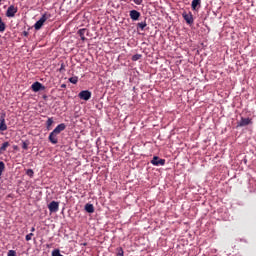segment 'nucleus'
Segmentation results:
<instances>
[{
	"instance_id": "obj_1",
	"label": "nucleus",
	"mask_w": 256,
	"mask_h": 256,
	"mask_svg": "<svg viewBox=\"0 0 256 256\" xmlns=\"http://www.w3.org/2000/svg\"><path fill=\"white\" fill-rule=\"evenodd\" d=\"M45 21H47V14L42 15V17L34 24L35 30L39 31L45 24Z\"/></svg>"
},
{
	"instance_id": "obj_2",
	"label": "nucleus",
	"mask_w": 256,
	"mask_h": 256,
	"mask_svg": "<svg viewBox=\"0 0 256 256\" xmlns=\"http://www.w3.org/2000/svg\"><path fill=\"white\" fill-rule=\"evenodd\" d=\"M247 125H253V119L242 117L238 122L237 127H247Z\"/></svg>"
},
{
	"instance_id": "obj_3",
	"label": "nucleus",
	"mask_w": 256,
	"mask_h": 256,
	"mask_svg": "<svg viewBox=\"0 0 256 256\" xmlns=\"http://www.w3.org/2000/svg\"><path fill=\"white\" fill-rule=\"evenodd\" d=\"M79 99H82L83 101H89L91 99V91L89 90H82L78 94Z\"/></svg>"
},
{
	"instance_id": "obj_4",
	"label": "nucleus",
	"mask_w": 256,
	"mask_h": 256,
	"mask_svg": "<svg viewBox=\"0 0 256 256\" xmlns=\"http://www.w3.org/2000/svg\"><path fill=\"white\" fill-rule=\"evenodd\" d=\"M17 11H19V9L15 7V5H10L6 11V17H15Z\"/></svg>"
},
{
	"instance_id": "obj_5",
	"label": "nucleus",
	"mask_w": 256,
	"mask_h": 256,
	"mask_svg": "<svg viewBox=\"0 0 256 256\" xmlns=\"http://www.w3.org/2000/svg\"><path fill=\"white\" fill-rule=\"evenodd\" d=\"M31 89L32 91H34V93H38V91H45V86L40 82H34L31 85Z\"/></svg>"
},
{
	"instance_id": "obj_6",
	"label": "nucleus",
	"mask_w": 256,
	"mask_h": 256,
	"mask_svg": "<svg viewBox=\"0 0 256 256\" xmlns=\"http://www.w3.org/2000/svg\"><path fill=\"white\" fill-rule=\"evenodd\" d=\"M182 16H183L184 21H186V23L188 25H193V22H194V20H193V13H191V12H188V13L184 12L182 14Z\"/></svg>"
},
{
	"instance_id": "obj_7",
	"label": "nucleus",
	"mask_w": 256,
	"mask_h": 256,
	"mask_svg": "<svg viewBox=\"0 0 256 256\" xmlns=\"http://www.w3.org/2000/svg\"><path fill=\"white\" fill-rule=\"evenodd\" d=\"M151 164L154 165L155 167L163 166L165 165V159H161L158 156H154L153 159L151 160Z\"/></svg>"
},
{
	"instance_id": "obj_8",
	"label": "nucleus",
	"mask_w": 256,
	"mask_h": 256,
	"mask_svg": "<svg viewBox=\"0 0 256 256\" xmlns=\"http://www.w3.org/2000/svg\"><path fill=\"white\" fill-rule=\"evenodd\" d=\"M48 209L50 213H57V211H59V202L52 201L48 204Z\"/></svg>"
},
{
	"instance_id": "obj_9",
	"label": "nucleus",
	"mask_w": 256,
	"mask_h": 256,
	"mask_svg": "<svg viewBox=\"0 0 256 256\" xmlns=\"http://www.w3.org/2000/svg\"><path fill=\"white\" fill-rule=\"evenodd\" d=\"M59 134L54 133L53 131L49 134L48 141L52 143V145H57L59 143Z\"/></svg>"
},
{
	"instance_id": "obj_10",
	"label": "nucleus",
	"mask_w": 256,
	"mask_h": 256,
	"mask_svg": "<svg viewBox=\"0 0 256 256\" xmlns=\"http://www.w3.org/2000/svg\"><path fill=\"white\" fill-rule=\"evenodd\" d=\"M139 17H141V12L137 10L130 11V19H132V21H139Z\"/></svg>"
},
{
	"instance_id": "obj_11",
	"label": "nucleus",
	"mask_w": 256,
	"mask_h": 256,
	"mask_svg": "<svg viewBox=\"0 0 256 256\" xmlns=\"http://www.w3.org/2000/svg\"><path fill=\"white\" fill-rule=\"evenodd\" d=\"M65 129H67V125H65V123H61L52 132L56 135H60L62 131H65Z\"/></svg>"
},
{
	"instance_id": "obj_12",
	"label": "nucleus",
	"mask_w": 256,
	"mask_h": 256,
	"mask_svg": "<svg viewBox=\"0 0 256 256\" xmlns=\"http://www.w3.org/2000/svg\"><path fill=\"white\" fill-rule=\"evenodd\" d=\"M86 33H89V30H87V28H82L78 30V35L81 38V41H87V38L85 37Z\"/></svg>"
},
{
	"instance_id": "obj_13",
	"label": "nucleus",
	"mask_w": 256,
	"mask_h": 256,
	"mask_svg": "<svg viewBox=\"0 0 256 256\" xmlns=\"http://www.w3.org/2000/svg\"><path fill=\"white\" fill-rule=\"evenodd\" d=\"M191 7L193 11H197V7H201V0H193Z\"/></svg>"
},
{
	"instance_id": "obj_14",
	"label": "nucleus",
	"mask_w": 256,
	"mask_h": 256,
	"mask_svg": "<svg viewBox=\"0 0 256 256\" xmlns=\"http://www.w3.org/2000/svg\"><path fill=\"white\" fill-rule=\"evenodd\" d=\"M0 131H7V124L5 123V118H0Z\"/></svg>"
},
{
	"instance_id": "obj_15",
	"label": "nucleus",
	"mask_w": 256,
	"mask_h": 256,
	"mask_svg": "<svg viewBox=\"0 0 256 256\" xmlns=\"http://www.w3.org/2000/svg\"><path fill=\"white\" fill-rule=\"evenodd\" d=\"M85 211L87 213H95V206H93V204H86Z\"/></svg>"
},
{
	"instance_id": "obj_16",
	"label": "nucleus",
	"mask_w": 256,
	"mask_h": 256,
	"mask_svg": "<svg viewBox=\"0 0 256 256\" xmlns=\"http://www.w3.org/2000/svg\"><path fill=\"white\" fill-rule=\"evenodd\" d=\"M136 27H137V29H140L141 31H145V27H147V22L143 21V22L137 23Z\"/></svg>"
},
{
	"instance_id": "obj_17",
	"label": "nucleus",
	"mask_w": 256,
	"mask_h": 256,
	"mask_svg": "<svg viewBox=\"0 0 256 256\" xmlns=\"http://www.w3.org/2000/svg\"><path fill=\"white\" fill-rule=\"evenodd\" d=\"M69 82L72 83L73 85H77V83L79 82V77L77 76L70 77Z\"/></svg>"
},
{
	"instance_id": "obj_18",
	"label": "nucleus",
	"mask_w": 256,
	"mask_h": 256,
	"mask_svg": "<svg viewBox=\"0 0 256 256\" xmlns=\"http://www.w3.org/2000/svg\"><path fill=\"white\" fill-rule=\"evenodd\" d=\"M53 125V118H48L46 121V129L51 130V126Z\"/></svg>"
},
{
	"instance_id": "obj_19",
	"label": "nucleus",
	"mask_w": 256,
	"mask_h": 256,
	"mask_svg": "<svg viewBox=\"0 0 256 256\" xmlns=\"http://www.w3.org/2000/svg\"><path fill=\"white\" fill-rule=\"evenodd\" d=\"M5 29H6L5 22H3V19H1L0 17V33L5 32Z\"/></svg>"
},
{
	"instance_id": "obj_20",
	"label": "nucleus",
	"mask_w": 256,
	"mask_h": 256,
	"mask_svg": "<svg viewBox=\"0 0 256 256\" xmlns=\"http://www.w3.org/2000/svg\"><path fill=\"white\" fill-rule=\"evenodd\" d=\"M7 147H9V142H4L0 147V153H3V151H7Z\"/></svg>"
},
{
	"instance_id": "obj_21",
	"label": "nucleus",
	"mask_w": 256,
	"mask_h": 256,
	"mask_svg": "<svg viewBox=\"0 0 256 256\" xmlns=\"http://www.w3.org/2000/svg\"><path fill=\"white\" fill-rule=\"evenodd\" d=\"M3 171H5V162L0 161V177L3 175Z\"/></svg>"
},
{
	"instance_id": "obj_22",
	"label": "nucleus",
	"mask_w": 256,
	"mask_h": 256,
	"mask_svg": "<svg viewBox=\"0 0 256 256\" xmlns=\"http://www.w3.org/2000/svg\"><path fill=\"white\" fill-rule=\"evenodd\" d=\"M116 255L117 256H123L124 255L122 247H119V248L116 249Z\"/></svg>"
},
{
	"instance_id": "obj_23",
	"label": "nucleus",
	"mask_w": 256,
	"mask_h": 256,
	"mask_svg": "<svg viewBox=\"0 0 256 256\" xmlns=\"http://www.w3.org/2000/svg\"><path fill=\"white\" fill-rule=\"evenodd\" d=\"M26 175H28V177H33V175H35V172H33V169H28L26 171Z\"/></svg>"
},
{
	"instance_id": "obj_24",
	"label": "nucleus",
	"mask_w": 256,
	"mask_h": 256,
	"mask_svg": "<svg viewBox=\"0 0 256 256\" xmlns=\"http://www.w3.org/2000/svg\"><path fill=\"white\" fill-rule=\"evenodd\" d=\"M141 59V54H136L132 56V61H139Z\"/></svg>"
},
{
	"instance_id": "obj_25",
	"label": "nucleus",
	"mask_w": 256,
	"mask_h": 256,
	"mask_svg": "<svg viewBox=\"0 0 256 256\" xmlns=\"http://www.w3.org/2000/svg\"><path fill=\"white\" fill-rule=\"evenodd\" d=\"M7 256H17V252L15 250H9Z\"/></svg>"
},
{
	"instance_id": "obj_26",
	"label": "nucleus",
	"mask_w": 256,
	"mask_h": 256,
	"mask_svg": "<svg viewBox=\"0 0 256 256\" xmlns=\"http://www.w3.org/2000/svg\"><path fill=\"white\" fill-rule=\"evenodd\" d=\"M22 149H25V151H27L29 149V144H27V142H23Z\"/></svg>"
},
{
	"instance_id": "obj_27",
	"label": "nucleus",
	"mask_w": 256,
	"mask_h": 256,
	"mask_svg": "<svg viewBox=\"0 0 256 256\" xmlns=\"http://www.w3.org/2000/svg\"><path fill=\"white\" fill-rule=\"evenodd\" d=\"M33 235H34L33 233L26 235V241H31Z\"/></svg>"
},
{
	"instance_id": "obj_28",
	"label": "nucleus",
	"mask_w": 256,
	"mask_h": 256,
	"mask_svg": "<svg viewBox=\"0 0 256 256\" xmlns=\"http://www.w3.org/2000/svg\"><path fill=\"white\" fill-rule=\"evenodd\" d=\"M135 5H142L143 0H133Z\"/></svg>"
},
{
	"instance_id": "obj_29",
	"label": "nucleus",
	"mask_w": 256,
	"mask_h": 256,
	"mask_svg": "<svg viewBox=\"0 0 256 256\" xmlns=\"http://www.w3.org/2000/svg\"><path fill=\"white\" fill-rule=\"evenodd\" d=\"M23 35H24V37H28V35H29V32H27V31H24V32H23Z\"/></svg>"
},
{
	"instance_id": "obj_30",
	"label": "nucleus",
	"mask_w": 256,
	"mask_h": 256,
	"mask_svg": "<svg viewBox=\"0 0 256 256\" xmlns=\"http://www.w3.org/2000/svg\"><path fill=\"white\" fill-rule=\"evenodd\" d=\"M67 87V84H62L61 89H65Z\"/></svg>"
},
{
	"instance_id": "obj_31",
	"label": "nucleus",
	"mask_w": 256,
	"mask_h": 256,
	"mask_svg": "<svg viewBox=\"0 0 256 256\" xmlns=\"http://www.w3.org/2000/svg\"><path fill=\"white\" fill-rule=\"evenodd\" d=\"M63 69H65V65H61L60 71H63Z\"/></svg>"
},
{
	"instance_id": "obj_32",
	"label": "nucleus",
	"mask_w": 256,
	"mask_h": 256,
	"mask_svg": "<svg viewBox=\"0 0 256 256\" xmlns=\"http://www.w3.org/2000/svg\"><path fill=\"white\" fill-rule=\"evenodd\" d=\"M35 231V227H32L31 228V232L33 233Z\"/></svg>"
},
{
	"instance_id": "obj_33",
	"label": "nucleus",
	"mask_w": 256,
	"mask_h": 256,
	"mask_svg": "<svg viewBox=\"0 0 256 256\" xmlns=\"http://www.w3.org/2000/svg\"><path fill=\"white\" fill-rule=\"evenodd\" d=\"M1 1H2V0H0V5H1Z\"/></svg>"
}]
</instances>
